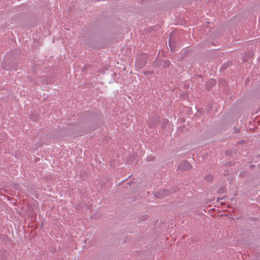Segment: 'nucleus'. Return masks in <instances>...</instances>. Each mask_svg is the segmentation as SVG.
<instances>
[{
	"label": "nucleus",
	"mask_w": 260,
	"mask_h": 260,
	"mask_svg": "<svg viewBox=\"0 0 260 260\" xmlns=\"http://www.w3.org/2000/svg\"><path fill=\"white\" fill-rule=\"evenodd\" d=\"M169 45L170 47L171 48V49L172 50H173L174 49V46H173V42L170 40L169 41Z\"/></svg>",
	"instance_id": "nucleus-2"
},
{
	"label": "nucleus",
	"mask_w": 260,
	"mask_h": 260,
	"mask_svg": "<svg viewBox=\"0 0 260 260\" xmlns=\"http://www.w3.org/2000/svg\"><path fill=\"white\" fill-rule=\"evenodd\" d=\"M190 164L186 161H183L180 162L178 166V168L181 170H188L190 168Z\"/></svg>",
	"instance_id": "nucleus-1"
},
{
	"label": "nucleus",
	"mask_w": 260,
	"mask_h": 260,
	"mask_svg": "<svg viewBox=\"0 0 260 260\" xmlns=\"http://www.w3.org/2000/svg\"><path fill=\"white\" fill-rule=\"evenodd\" d=\"M43 144V143H41V144H40L38 147L41 146H42Z\"/></svg>",
	"instance_id": "nucleus-5"
},
{
	"label": "nucleus",
	"mask_w": 260,
	"mask_h": 260,
	"mask_svg": "<svg viewBox=\"0 0 260 260\" xmlns=\"http://www.w3.org/2000/svg\"><path fill=\"white\" fill-rule=\"evenodd\" d=\"M149 158L150 160H153L154 159V157L153 156H150Z\"/></svg>",
	"instance_id": "nucleus-4"
},
{
	"label": "nucleus",
	"mask_w": 260,
	"mask_h": 260,
	"mask_svg": "<svg viewBox=\"0 0 260 260\" xmlns=\"http://www.w3.org/2000/svg\"><path fill=\"white\" fill-rule=\"evenodd\" d=\"M164 65L166 67H168L170 65V62L167 61H165Z\"/></svg>",
	"instance_id": "nucleus-3"
}]
</instances>
